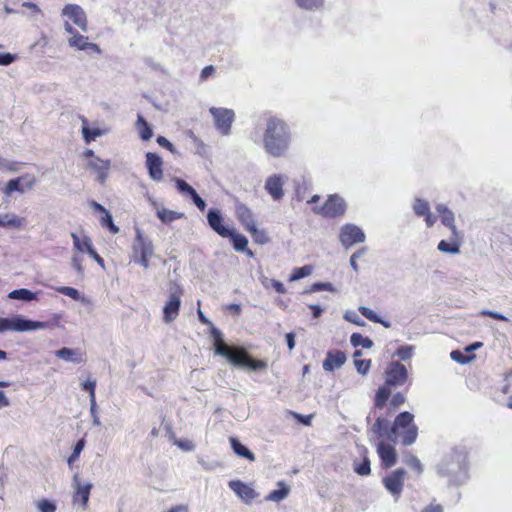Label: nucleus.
I'll return each mask as SVG.
<instances>
[{
    "label": "nucleus",
    "mask_w": 512,
    "mask_h": 512,
    "mask_svg": "<svg viewBox=\"0 0 512 512\" xmlns=\"http://www.w3.org/2000/svg\"><path fill=\"white\" fill-rule=\"evenodd\" d=\"M49 327L48 322L33 321L16 315L12 318H0V333L5 331L27 332L42 330Z\"/></svg>",
    "instance_id": "nucleus-5"
},
{
    "label": "nucleus",
    "mask_w": 512,
    "mask_h": 512,
    "mask_svg": "<svg viewBox=\"0 0 512 512\" xmlns=\"http://www.w3.org/2000/svg\"><path fill=\"white\" fill-rule=\"evenodd\" d=\"M157 216L163 223H171L184 216V213L169 210L167 208H161L157 210Z\"/></svg>",
    "instance_id": "nucleus-36"
},
{
    "label": "nucleus",
    "mask_w": 512,
    "mask_h": 512,
    "mask_svg": "<svg viewBox=\"0 0 512 512\" xmlns=\"http://www.w3.org/2000/svg\"><path fill=\"white\" fill-rule=\"evenodd\" d=\"M101 225L103 227H107L113 234H117L119 232V227L114 224L112 215L109 211L104 213V216L101 219Z\"/></svg>",
    "instance_id": "nucleus-47"
},
{
    "label": "nucleus",
    "mask_w": 512,
    "mask_h": 512,
    "mask_svg": "<svg viewBox=\"0 0 512 512\" xmlns=\"http://www.w3.org/2000/svg\"><path fill=\"white\" fill-rule=\"evenodd\" d=\"M24 219L19 218L13 213L0 214V226L6 228L19 229L23 226Z\"/></svg>",
    "instance_id": "nucleus-30"
},
{
    "label": "nucleus",
    "mask_w": 512,
    "mask_h": 512,
    "mask_svg": "<svg viewBox=\"0 0 512 512\" xmlns=\"http://www.w3.org/2000/svg\"><path fill=\"white\" fill-rule=\"evenodd\" d=\"M438 474L448 477L450 484L460 485L467 479V453L464 449H453L438 465Z\"/></svg>",
    "instance_id": "nucleus-3"
},
{
    "label": "nucleus",
    "mask_w": 512,
    "mask_h": 512,
    "mask_svg": "<svg viewBox=\"0 0 512 512\" xmlns=\"http://www.w3.org/2000/svg\"><path fill=\"white\" fill-rule=\"evenodd\" d=\"M312 271H313V267L310 265H305V266H302L299 268H295L289 277V281L293 282V281L300 280L304 277H307L312 273Z\"/></svg>",
    "instance_id": "nucleus-40"
},
{
    "label": "nucleus",
    "mask_w": 512,
    "mask_h": 512,
    "mask_svg": "<svg viewBox=\"0 0 512 512\" xmlns=\"http://www.w3.org/2000/svg\"><path fill=\"white\" fill-rule=\"evenodd\" d=\"M350 342L354 347L361 346L362 348L365 349H370L374 345L373 341L370 338L364 337L360 333H353L350 337Z\"/></svg>",
    "instance_id": "nucleus-37"
},
{
    "label": "nucleus",
    "mask_w": 512,
    "mask_h": 512,
    "mask_svg": "<svg viewBox=\"0 0 512 512\" xmlns=\"http://www.w3.org/2000/svg\"><path fill=\"white\" fill-rule=\"evenodd\" d=\"M85 439H80L74 446L72 454L68 457V464L72 465L79 457L80 453L83 451L85 447Z\"/></svg>",
    "instance_id": "nucleus-49"
},
{
    "label": "nucleus",
    "mask_w": 512,
    "mask_h": 512,
    "mask_svg": "<svg viewBox=\"0 0 512 512\" xmlns=\"http://www.w3.org/2000/svg\"><path fill=\"white\" fill-rule=\"evenodd\" d=\"M288 177L284 174H272L267 177L264 185L265 191L274 201H280L284 197V185Z\"/></svg>",
    "instance_id": "nucleus-11"
},
{
    "label": "nucleus",
    "mask_w": 512,
    "mask_h": 512,
    "mask_svg": "<svg viewBox=\"0 0 512 512\" xmlns=\"http://www.w3.org/2000/svg\"><path fill=\"white\" fill-rule=\"evenodd\" d=\"M135 232L136 235L132 245V257L153 256L154 245L152 241L142 233L141 229L136 228Z\"/></svg>",
    "instance_id": "nucleus-16"
},
{
    "label": "nucleus",
    "mask_w": 512,
    "mask_h": 512,
    "mask_svg": "<svg viewBox=\"0 0 512 512\" xmlns=\"http://www.w3.org/2000/svg\"><path fill=\"white\" fill-rule=\"evenodd\" d=\"M198 463L206 471H213L216 468L221 466V464L219 462H216V461L208 462V461H205L203 458H198Z\"/></svg>",
    "instance_id": "nucleus-62"
},
{
    "label": "nucleus",
    "mask_w": 512,
    "mask_h": 512,
    "mask_svg": "<svg viewBox=\"0 0 512 512\" xmlns=\"http://www.w3.org/2000/svg\"><path fill=\"white\" fill-rule=\"evenodd\" d=\"M413 210L417 216H424L430 210L429 203L426 200L416 198L413 204Z\"/></svg>",
    "instance_id": "nucleus-45"
},
{
    "label": "nucleus",
    "mask_w": 512,
    "mask_h": 512,
    "mask_svg": "<svg viewBox=\"0 0 512 512\" xmlns=\"http://www.w3.org/2000/svg\"><path fill=\"white\" fill-rule=\"evenodd\" d=\"M318 291L334 292L335 288L330 282H316L313 283L308 289L303 291L304 294L314 293Z\"/></svg>",
    "instance_id": "nucleus-41"
},
{
    "label": "nucleus",
    "mask_w": 512,
    "mask_h": 512,
    "mask_svg": "<svg viewBox=\"0 0 512 512\" xmlns=\"http://www.w3.org/2000/svg\"><path fill=\"white\" fill-rule=\"evenodd\" d=\"M56 291L62 295L72 298L73 300L81 301L82 303L88 302V300L85 297L81 296L79 291L73 287L61 286L57 287Z\"/></svg>",
    "instance_id": "nucleus-38"
},
{
    "label": "nucleus",
    "mask_w": 512,
    "mask_h": 512,
    "mask_svg": "<svg viewBox=\"0 0 512 512\" xmlns=\"http://www.w3.org/2000/svg\"><path fill=\"white\" fill-rule=\"evenodd\" d=\"M181 294L182 289L180 286L174 284L170 288L169 299L163 308V319L166 323H170L177 318L181 306Z\"/></svg>",
    "instance_id": "nucleus-7"
},
{
    "label": "nucleus",
    "mask_w": 512,
    "mask_h": 512,
    "mask_svg": "<svg viewBox=\"0 0 512 512\" xmlns=\"http://www.w3.org/2000/svg\"><path fill=\"white\" fill-rule=\"evenodd\" d=\"M401 436V442L405 446L412 445L418 436V427L414 424V415L408 411L401 412L394 420L390 428L389 440L396 442Z\"/></svg>",
    "instance_id": "nucleus-4"
},
{
    "label": "nucleus",
    "mask_w": 512,
    "mask_h": 512,
    "mask_svg": "<svg viewBox=\"0 0 512 512\" xmlns=\"http://www.w3.org/2000/svg\"><path fill=\"white\" fill-rule=\"evenodd\" d=\"M345 210V201L338 195L330 196L319 211L315 209L317 213L321 212L326 217L341 216L345 213Z\"/></svg>",
    "instance_id": "nucleus-17"
},
{
    "label": "nucleus",
    "mask_w": 512,
    "mask_h": 512,
    "mask_svg": "<svg viewBox=\"0 0 512 512\" xmlns=\"http://www.w3.org/2000/svg\"><path fill=\"white\" fill-rule=\"evenodd\" d=\"M346 362V355L342 351L328 352L327 357L323 362V369L325 371H333L340 368Z\"/></svg>",
    "instance_id": "nucleus-24"
},
{
    "label": "nucleus",
    "mask_w": 512,
    "mask_h": 512,
    "mask_svg": "<svg viewBox=\"0 0 512 512\" xmlns=\"http://www.w3.org/2000/svg\"><path fill=\"white\" fill-rule=\"evenodd\" d=\"M354 364L359 374L366 375L370 369L371 360L355 359Z\"/></svg>",
    "instance_id": "nucleus-52"
},
{
    "label": "nucleus",
    "mask_w": 512,
    "mask_h": 512,
    "mask_svg": "<svg viewBox=\"0 0 512 512\" xmlns=\"http://www.w3.org/2000/svg\"><path fill=\"white\" fill-rule=\"evenodd\" d=\"M215 73V67L213 65L205 66L200 73V81H205Z\"/></svg>",
    "instance_id": "nucleus-63"
},
{
    "label": "nucleus",
    "mask_w": 512,
    "mask_h": 512,
    "mask_svg": "<svg viewBox=\"0 0 512 512\" xmlns=\"http://www.w3.org/2000/svg\"><path fill=\"white\" fill-rule=\"evenodd\" d=\"M146 167L152 180L160 182L163 179V161L159 155L153 152H147Z\"/></svg>",
    "instance_id": "nucleus-20"
},
{
    "label": "nucleus",
    "mask_w": 512,
    "mask_h": 512,
    "mask_svg": "<svg viewBox=\"0 0 512 512\" xmlns=\"http://www.w3.org/2000/svg\"><path fill=\"white\" fill-rule=\"evenodd\" d=\"M298 7L308 11L319 10L324 5V0H295Z\"/></svg>",
    "instance_id": "nucleus-39"
},
{
    "label": "nucleus",
    "mask_w": 512,
    "mask_h": 512,
    "mask_svg": "<svg viewBox=\"0 0 512 512\" xmlns=\"http://www.w3.org/2000/svg\"><path fill=\"white\" fill-rule=\"evenodd\" d=\"M441 222L444 226L448 227L451 230L452 235L457 239H462V234L458 231L455 226V217L452 210L446 212L441 216Z\"/></svg>",
    "instance_id": "nucleus-35"
},
{
    "label": "nucleus",
    "mask_w": 512,
    "mask_h": 512,
    "mask_svg": "<svg viewBox=\"0 0 512 512\" xmlns=\"http://www.w3.org/2000/svg\"><path fill=\"white\" fill-rule=\"evenodd\" d=\"M460 239L455 238L453 235L450 239V242L441 240L438 243L437 249L442 253H448L452 255H456L460 253Z\"/></svg>",
    "instance_id": "nucleus-28"
},
{
    "label": "nucleus",
    "mask_w": 512,
    "mask_h": 512,
    "mask_svg": "<svg viewBox=\"0 0 512 512\" xmlns=\"http://www.w3.org/2000/svg\"><path fill=\"white\" fill-rule=\"evenodd\" d=\"M210 113L213 116L216 128L223 135H229L231 132V126L234 121V111L227 108H210Z\"/></svg>",
    "instance_id": "nucleus-8"
},
{
    "label": "nucleus",
    "mask_w": 512,
    "mask_h": 512,
    "mask_svg": "<svg viewBox=\"0 0 512 512\" xmlns=\"http://www.w3.org/2000/svg\"><path fill=\"white\" fill-rule=\"evenodd\" d=\"M278 486H279L278 489L271 491L265 497L266 501L281 502L288 496V494L290 492V488L283 481H280L278 483Z\"/></svg>",
    "instance_id": "nucleus-29"
},
{
    "label": "nucleus",
    "mask_w": 512,
    "mask_h": 512,
    "mask_svg": "<svg viewBox=\"0 0 512 512\" xmlns=\"http://www.w3.org/2000/svg\"><path fill=\"white\" fill-rule=\"evenodd\" d=\"M390 423L384 417H378L372 426V431L378 437H386L389 440Z\"/></svg>",
    "instance_id": "nucleus-31"
},
{
    "label": "nucleus",
    "mask_w": 512,
    "mask_h": 512,
    "mask_svg": "<svg viewBox=\"0 0 512 512\" xmlns=\"http://www.w3.org/2000/svg\"><path fill=\"white\" fill-rule=\"evenodd\" d=\"M390 395H391V387L387 386L386 384L379 387L376 392V395H375V400H374L375 407L378 409H382L386 405L387 400L389 399Z\"/></svg>",
    "instance_id": "nucleus-34"
},
{
    "label": "nucleus",
    "mask_w": 512,
    "mask_h": 512,
    "mask_svg": "<svg viewBox=\"0 0 512 512\" xmlns=\"http://www.w3.org/2000/svg\"><path fill=\"white\" fill-rule=\"evenodd\" d=\"M81 387L89 392V401H96L95 398V388H96V380L88 379L82 382Z\"/></svg>",
    "instance_id": "nucleus-51"
},
{
    "label": "nucleus",
    "mask_w": 512,
    "mask_h": 512,
    "mask_svg": "<svg viewBox=\"0 0 512 512\" xmlns=\"http://www.w3.org/2000/svg\"><path fill=\"white\" fill-rule=\"evenodd\" d=\"M3 46L0 45V49H2ZM17 56L15 54H11L9 52H0V65L1 66H8L11 63H13L16 60Z\"/></svg>",
    "instance_id": "nucleus-55"
},
{
    "label": "nucleus",
    "mask_w": 512,
    "mask_h": 512,
    "mask_svg": "<svg viewBox=\"0 0 512 512\" xmlns=\"http://www.w3.org/2000/svg\"><path fill=\"white\" fill-rule=\"evenodd\" d=\"M156 141L161 147L168 149L171 153H177L175 146L164 136H158Z\"/></svg>",
    "instance_id": "nucleus-59"
},
{
    "label": "nucleus",
    "mask_w": 512,
    "mask_h": 512,
    "mask_svg": "<svg viewBox=\"0 0 512 512\" xmlns=\"http://www.w3.org/2000/svg\"><path fill=\"white\" fill-rule=\"evenodd\" d=\"M83 138L86 143L94 141L97 137L102 136L103 132L100 129H90L87 126L82 127Z\"/></svg>",
    "instance_id": "nucleus-46"
},
{
    "label": "nucleus",
    "mask_w": 512,
    "mask_h": 512,
    "mask_svg": "<svg viewBox=\"0 0 512 512\" xmlns=\"http://www.w3.org/2000/svg\"><path fill=\"white\" fill-rule=\"evenodd\" d=\"M229 442L233 452L240 458L247 459L250 462H254L256 457L252 451H250L245 445H243L236 437H230Z\"/></svg>",
    "instance_id": "nucleus-25"
},
{
    "label": "nucleus",
    "mask_w": 512,
    "mask_h": 512,
    "mask_svg": "<svg viewBox=\"0 0 512 512\" xmlns=\"http://www.w3.org/2000/svg\"><path fill=\"white\" fill-rule=\"evenodd\" d=\"M110 165V160H102L99 157H94L88 162V167L97 173V181L100 183H104L106 181Z\"/></svg>",
    "instance_id": "nucleus-22"
},
{
    "label": "nucleus",
    "mask_w": 512,
    "mask_h": 512,
    "mask_svg": "<svg viewBox=\"0 0 512 512\" xmlns=\"http://www.w3.org/2000/svg\"><path fill=\"white\" fill-rule=\"evenodd\" d=\"M136 126L139 130L140 138L143 141H148L152 138L153 130L141 114H138L137 116Z\"/></svg>",
    "instance_id": "nucleus-32"
},
{
    "label": "nucleus",
    "mask_w": 512,
    "mask_h": 512,
    "mask_svg": "<svg viewBox=\"0 0 512 512\" xmlns=\"http://www.w3.org/2000/svg\"><path fill=\"white\" fill-rule=\"evenodd\" d=\"M207 221L210 228L221 237L225 238L227 235H231V228L223 225V216L220 210L216 208L209 209Z\"/></svg>",
    "instance_id": "nucleus-19"
},
{
    "label": "nucleus",
    "mask_w": 512,
    "mask_h": 512,
    "mask_svg": "<svg viewBox=\"0 0 512 512\" xmlns=\"http://www.w3.org/2000/svg\"><path fill=\"white\" fill-rule=\"evenodd\" d=\"M71 237L73 239V245L75 249H77L80 252H86V241L89 243L90 246H93L88 236H83V238L81 239L76 233L72 232Z\"/></svg>",
    "instance_id": "nucleus-43"
},
{
    "label": "nucleus",
    "mask_w": 512,
    "mask_h": 512,
    "mask_svg": "<svg viewBox=\"0 0 512 512\" xmlns=\"http://www.w3.org/2000/svg\"><path fill=\"white\" fill-rule=\"evenodd\" d=\"M248 232L251 234L253 240L257 244L264 245L269 242V237L263 230H259L255 225L252 229H249Z\"/></svg>",
    "instance_id": "nucleus-42"
},
{
    "label": "nucleus",
    "mask_w": 512,
    "mask_h": 512,
    "mask_svg": "<svg viewBox=\"0 0 512 512\" xmlns=\"http://www.w3.org/2000/svg\"><path fill=\"white\" fill-rule=\"evenodd\" d=\"M86 252L102 267H104V260L103 258L96 252V250L93 248V246H90L89 243L86 241Z\"/></svg>",
    "instance_id": "nucleus-60"
},
{
    "label": "nucleus",
    "mask_w": 512,
    "mask_h": 512,
    "mask_svg": "<svg viewBox=\"0 0 512 512\" xmlns=\"http://www.w3.org/2000/svg\"><path fill=\"white\" fill-rule=\"evenodd\" d=\"M37 507L41 512H55L56 505L49 500L43 499L37 503Z\"/></svg>",
    "instance_id": "nucleus-56"
},
{
    "label": "nucleus",
    "mask_w": 512,
    "mask_h": 512,
    "mask_svg": "<svg viewBox=\"0 0 512 512\" xmlns=\"http://www.w3.org/2000/svg\"><path fill=\"white\" fill-rule=\"evenodd\" d=\"M175 183L178 191L183 195L189 196L190 198L194 195V193L197 192L191 185L182 179L176 178Z\"/></svg>",
    "instance_id": "nucleus-44"
},
{
    "label": "nucleus",
    "mask_w": 512,
    "mask_h": 512,
    "mask_svg": "<svg viewBox=\"0 0 512 512\" xmlns=\"http://www.w3.org/2000/svg\"><path fill=\"white\" fill-rule=\"evenodd\" d=\"M450 357L452 360L460 363V364H467L475 359V355L471 354L469 356H465L460 350H453L450 353Z\"/></svg>",
    "instance_id": "nucleus-48"
},
{
    "label": "nucleus",
    "mask_w": 512,
    "mask_h": 512,
    "mask_svg": "<svg viewBox=\"0 0 512 512\" xmlns=\"http://www.w3.org/2000/svg\"><path fill=\"white\" fill-rule=\"evenodd\" d=\"M377 452L385 467L389 468L396 464L397 454L391 445L380 442L377 446Z\"/></svg>",
    "instance_id": "nucleus-23"
},
{
    "label": "nucleus",
    "mask_w": 512,
    "mask_h": 512,
    "mask_svg": "<svg viewBox=\"0 0 512 512\" xmlns=\"http://www.w3.org/2000/svg\"><path fill=\"white\" fill-rule=\"evenodd\" d=\"M67 42L71 48L76 50L85 51L88 54H102V50L98 44L90 42L87 36H84L79 32L74 35V37H69Z\"/></svg>",
    "instance_id": "nucleus-18"
},
{
    "label": "nucleus",
    "mask_w": 512,
    "mask_h": 512,
    "mask_svg": "<svg viewBox=\"0 0 512 512\" xmlns=\"http://www.w3.org/2000/svg\"><path fill=\"white\" fill-rule=\"evenodd\" d=\"M37 183L35 176L24 174L17 178L11 179L3 189L5 196L10 197L14 192L23 194L26 190H31Z\"/></svg>",
    "instance_id": "nucleus-9"
},
{
    "label": "nucleus",
    "mask_w": 512,
    "mask_h": 512,
    "mask_svg": "<svg viewBox=\"0 0 512 512\" xmlns=\"http://www.w3.org/2000/svg\"><path fill=\"white\" fill-rule=\"evenodd\" d=\"M226 238H230L232 240L233 247L238 252H244L246 251L248 256L252 257L253 252L250 250H247L248 245V239L239 233H236L233 228H231V235H227Z\"/></svg>",
    "instance_id": "nucleus-26"
},
{
    "label": "nucleus",
    "mask_w": 512,
    "mask_h": 512,
    "mask_svg": "<svg viewBox=\"0 0 512 512\" xmlns=\"http://www.w3.org/2000/svg\"><path fill=\"white\" fill-rule=\"evenodd\" d=\"M384 376V384L391 388L399 387L404 385L408 380V371L399 361H392L387 365Z\"/></svg>",
    "instance_id": "nucleus-6"
},
{
    "label": "nucleus",
    "mask_w": 512,
    "mask_h": 512,
    "mask_svg": "<svg viewBox=\"0 0 512 512\" xmlns=\"http://www.w3.org/2000/svg\"><path fill=\"white\" fill-rule=\"evenodd\" d=\"M354 470L359 475H369L371 472L370 461L368 459H364V461L357 465Z\"/></svg>",
    "instance_id": "nucleus-58"
},
{
    "label": "nucleus",
    "mask_w": 512,
    "mask_h": 512,
    "mask_svg": "<svg viewBox=\"0 0 512 512\" xmlns=\"http://www.w3.org/2000/svg\"><path fill=\"white\" fill-rule=\"evenodd\" d=\"M405 475L406 471L400 468L394 470L382 480L384 487L396 498V500L400 497L403 490Z\"/></svg>",
    "instance_id": "nucleus-13"
},
{
    "label": "nucleus",
    "mask_w": 512,
    "mask_h": 512,
    "mask_svg": "<svg viewBox=\"0 0 512 512\" xmlns=\"http://www.w3.org/2000/svg\"><path fill=\"white\" fill-rule=\"evenodd\" d=\"M190 199L200 211L205 210L206 202L199 196L197 192L194 193V195Z\"/></svg>",
    "instance_id": "nucleus-64"
},
{
    "label": "nucleus",
    "mask_w": 512,
    "mask_h": 512,
    "mask_svg": "<svg viewBox=\"0 0 512 512\" xmlns=\"http://www.w3.org/2000/svg\"><path fill=\"white\" fill-rule=\"evenodd\" d=\"M61 15L69 18L83 32L88 31V19L84 9L77 4H67L62 8Z\"/></svg>",
    "instance_id": "nucleus-12"
},
{
    "label": "nucleus",
    "mask_w": 512,
    "mask_h": 512,
    "mask_svg": "<svg viewBox=\"0 0 512 512\" xmlns=\"http://www.w3.org/2000/svg\"><path fill=\"white\" fill-rule=\"evenodd\" d=\"M56 357L70 363H80L82 361L76 350L71 348H61L55 352Z\"/></svg>",
    "instance_id": "nucleus-33"
},
{
    "label": "nucleus",
    "mask_w": 512,
    "mask_h": 512,
    "mask_svg": "<svg viewBox=\"0 0 512 512\" xmlns=\"http://www.w3.org/2000/svg\"><path fill=\"white\" fill-rule=\"evenodd\" d=\"M344 319L358 326H363L365 324L364 321L354 311H347L344 314Z\"/></svg>",
    "instance_id": "nucleus-57"
},
{
    "label": "nucleus",
    "mask_w": 512,
    "mask_h": 512,
    "mask_svg": "<svg viewBox=\"0 0 512 512\" xmlns=\"http://www.w3.org/2000/svg\"><path fill=\"white\" fill-rule=\"evenodd\" d=\"M90 415L92 417L93 426H95V427L101 426L102 423H101L100 417L98 415V407H97L96 401L90 402Z\"/></svg>",
    "instance_id": "nucleus-54"
},
{
    "label": "nucleus",
    "mask_w": 512,
    "mask_h": 512,
    "mask_svg": "<svg viewBox=\"0 0 512 512\" xmlns=\"http://www.w3.org/2000/svg\"><path fill=\"white\" fill-rule=\"evenodd\" d=\"M412 346H400L395 355L398 356L401 360L406 361L412 357Z\"/></svg>",
    "instance_id": "nucleus-53"
},
{
    "label": "nucleus",
    "mask_w": 512,
    "mask_h": 512,
    "mask_svg": "<svg viewBox=\"0 0 512 512\" xmlns=\"http://www.w3.org/2000/svg\"><path fill=\"white\" fill-rule=\"evenodd\" d=\"M359 312L368 320L372 322H381V317L377 315L375 311L372 309L366 307V306H360L358 308Z\"/></svg>",
    "instance_id": "nucleus-50"
},
{
    "label": "nucleus",
    "mask_w": 512,
    "mask_h": 512,
    "mask_svg": "<svg viewBox=\"0 0 512 512\" xmlns=\"http://www.w3.org/2000/svg\"><path fill=\"white\" fill-rule=\"evenodd\" d=\"M228 487L236 494V496L245 504L250 505L259 493L254 489L253 484L244 483L241 480H231Z\"/></svg>",
    "instance_id": "nucleus-10"
},
{
    "label": "nucleus",
    "mask_w": 512,
    "mask_h": 512,
    "mask_svg": "<svg viewBox=\"0 0 512 512\" xmlns=\"http://www.w3.org/2000/svg\"><path fill=\"white\" fill-rule=\"evenodd\" d=\"M211 337L214 339L215 354L225 357L231 364L240 368L263 370L267 363L262 360H254L242 349H231L223 341L222 332L211 325Z\"/></svg>",
    "instance_id": "nucleus-2"
},
{
    "label": "nucleus",
    "mask_w": 512,
    "mask_h": 512,
    "mask_svg": "<svg viewBox=\"0 0 512 512\" xmlns=\"http://www.w3.org/2000/svg\"><path fill=\"white\" fill-rule=\"evenodd\" d=\"M292 140L289 125L277 117L267 119L262 145L265 152L275 158L287 154Z\"/></svg>",
    "instance_id": "nucleus-1"
},
{
    "label": "nucleus",
    "mask_w": 512,
    "mask_h": 512,
    "mask_svg": "<svg viewBox=\"0 0 512 512\" xmlns=\"http://www.w3.org/2000/svg\"><path fill=\"white\" fill-rule=\"evenodd\" d=\"M340 242L346 248L365 241V234L361 228L354 224H345L340 231Z\"/></svg>",
    "instance_id": "nucleus-14"
},
{
    "label": "nucleus",
    "mask_w": 512,
    "mask_h": 512,
    "mask_svg": "<svg viewBox=\"0 0 512 512\" xmlns=\"http://www.w3.org/2000/svg\"><path fill=\"white\" fill-rule=\"evenodd\" d=\"M92 486L91 482H82L79 474L76 473L72 478L73 502L80 503L83 509L86 508Z\"/></svg>",
    "instance_id": "nucleus-15"
},
{
    "label": "nucleus",
    "mask_w": 512,
    "mask_h": 512,
    "mask_svg": "<svg viewBox=\"0 0 512 512\" xmlns=\"http://www.w3.org/2000/svg\"><path fill=\"white\" fill-rule=\"evenodd\" d=\"M406 401V397L404 396L403 393L401 392H397L391 399L390 401V406L394 407V408H398L400 407L401 405H403Z\"/></svg>",
    "instance_id": "nucleus-61"
},
{
    "label": "nucleus",
    "mask_w": 512,
    "mask_h": 512,
    "mask_svg": "<svg viewBox=\"0 0 512 512\" xmlns=\"http://www.w3.org/2000/svg\"><path fill=\"white\" fill-rule=\"evenodd\" d=\"M235 213L237 219L247 231L256 225L254 214L247 205L243 203H237L235 206Z\"/></svg>",
    "instance_id": "nucleus-21"
},
{
    "label": "nucleus",
    "mask_w": 512,
    "mask_h": 512,
    "mask_svg": "<svg viewBox=\"0 0 512 512\" xmlns=\"http://www.w3.org/2000/svg\"><path fill=\"white\" fill-rule=\"evenodd\" d=\"M8 298L12 300H21L24 302H31L38 300V293L33 292L26 288L15 289L8 294Z\"/></svg>",
    "instance_id": "nucleus-27"
}]
</instances>
